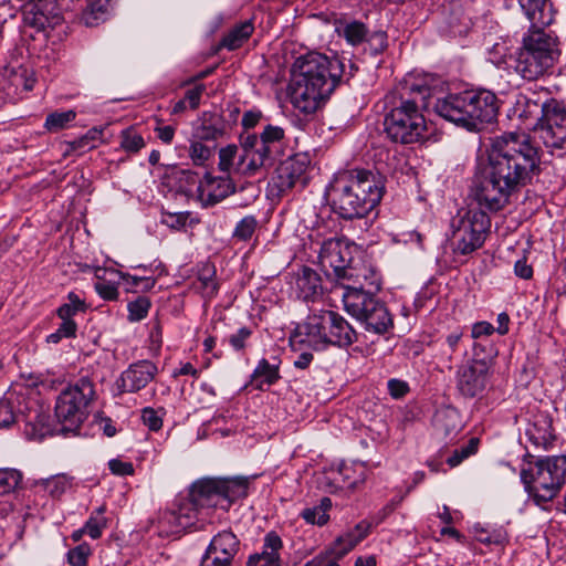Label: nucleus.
Wrapping results in <instances>:
<instances>
[{
    "label": "nucleus",
    "mask_w": 566,
    "mask_h": 566,
    "mask_svg": "<svg viewBox=\"0 0 566 566\" xmlns=\"http://www.w3.org/2000/svg\"><path fill=\"white\" fill-rule=\"evenodd\" d=\"M240 546L241 543L238 536L230 530H223L211 538L207 547L209 553L219 555L227 562L233 564L240 551Z\"/></svg>",
    "instance_id": "25"
},
{
    "label": "nucleus",
    "mask_w": 566,
    "mask_h": 566,
    "mask_svg": "<svg viewBox=\"0 0 566 566\" xmlns=\"http://www.w3.org/2000/svg\"><path fill=\"white\" fill-rule=\"evenodd\" d=\"M145 146L143 136L133 127L126 128L120 134V148L126 153H138Z\"/></svg>",
    "instance_id": "39"
},
{
    "label": "nucleus",
    "mask_w": 566,
    "mask_h": 566,
    "mask_svg": "<svg viewBox=\"0 0 566 566\" xmlns=\"http://www.w3.org/2000/svg\"><path fill=\"white\" fill-rule=\"evenodd\" d=\"M249 479L205 478L191 485L188 497L181 499L170 510L161 512L156 522L160 537L179 536L185 532L205 530V510L230 505L248 495Z\"/></svg>",
    "instance_id": "2"
},
{
    "label": "nucleus",
    "mask_w": 566,
    "mask_h": 566,
    "mask_svg": "<svg viewBox=\"0 0 566 566\" xmlns=\"http://www.w3.org/2000/svg\"><path fill=\"white\" fill-rule=\"evenodd\" d=\"M433 109L437 115L459 127L480 132L486 124L495 120L499 99L489 90H469L437 98Z\"/></svg>",
    "instance_id": "6"
},
{
    "label": "nucleus",
    "mask_w": 566,
    "mask_h": 566,
    "mask_svg": "<svg viewBox=\"0 0 566 566\" xmlns=\"http://www.w3.org/2000/svg\"><path fill=\"white\" fill-rule=\"evenodd\" d=\"M339 474L343 475V482L347 489H356L366 481L368 468L360 461L342 463Z\"/></svg>",
    "instance_id": "31"
},
{
    "label": "nucleus",
    "mask_w": 566,
    "mask_h": 566,
    "mask_svg": "<svg viewBox=\"0 0 566 566\" xmlns=\"http://www.w3.org/2000/svg\"><path fill=\"white\" fill-rule=\"evenodd\" d=\"M199 566H233V564L227 562L219 555L209 553L207 547L203 555L201 556Z\"/></svg>",
    "instance_id": "62"
},
{
    "label": "nucleus",
    "mask_w": 566,
    "mask_h": 566,
    "mask_svg": "<svg viewBox=\"0 0 566 566\" xmlns=\"http://www.w3.org/2000/svg\"><path fill=\"white\" fill-rule=\"evenodd\" d=\"M514 273L516 274V276H518L521 279L528 280V279H531L533 276V269L527 263L526 259L523 258V259H518L515 262V264H514Z\"/></svg>",
    "instance_id": "64"
},
{
    "label": "nucleus",
    "mask_w": 566,
    "mask_h": 566,
    "mask_svg": "<svg viewBox=\"0 0 566 566\" xmlns=\"http://www.w3.org/2000/svg\"><path fill=\"white\" fill-rule=\"evenodd\" d=\"M354 252H357L356 245L345 238H329L321 245L319 265L327 276H334L339 281L355 261Z\"/></svg>",
    "instance_id": "14"
},
{
    "label": "nucleus",
    "mask_w": 566,
    "mask_h": 566,
    "mask_svg": "<svg viewBox=\"0 0 566 566\" xmlns=\"http://www.w3.org/2000/svg\"><path fill=\"white\" fill-rule=\"evenodd\" d=\"M368 533L369 524L366 522H360L353 530L338 536L326 551L337 560H339L358 543H360L368 535Z\"/></svg>",
    "instance_id": "24"
},
{
    "label": "nucleus",
    "mask_w": 566,
    "mask_h": 566,
    "mask_svg": "<svg viewBox=\"0 0 566 566\" xmlns=\"http://www.w3.org/2000/svg\"><path fill=\"white\" fill-rule=\"evenodd\" d=\"M96 397L95 386L87 376L64 388L56 398L55 417L62 430L73 432L85 421L88 407Z\"/></svg>",
    "instance_id": "10"
},
{
    "label": "nucleus",
    "mask_w": 566,
    "mask_h": 566,
    "mask_svg": "<svg viewBox=\"0 0 566 566\" xmlns=\"http://www.w3.org/2000/svg\"><path fill=\"white\" fill-rule=\"evenodd\" d=\"M239 148L235 145H228L219 150L218 167L221 171L229 174L237 172V164L239 159Z\"/></svg>",
    "instance_id": "40"
},
{
    "label": "nucleus",
    "mask_w": 566,
    "mask_h": 566,
    "mask_svg": "<svg viewBox=\"0 0 566 566\" xmlns=\"http://www.w3.org/2000/svg\"><path fill=\"white\" fill-rule=\"evenodd\" d=\"M21 481V473L14 469H0V495L14 490Z\"/></svg>",
    "instance_id": "46"
},
{
    "label": "nucleus",
    "mask_w": 566,
    "mask_h": 566,
    "mask_svg": "<svg viewBox=\"0 0 566 566\" xmlns=\"http://www.w3.org/2000/svg\"><path fill=\"white\" fill-rule=\"evenodd\" d=\"M96 293L105 301H115L118 297L117 286L108 281H97L94 284Z\"/></svg>",
    "instance_id": "54"
},
{
    "label": "nucleus",
    "mask_w": 566,
    "mask_h": 566,
    "mask_svg": "<svg viewBox=\"0 0 566 566\" xmlns=\"http://www.w3.org/2000/svg\"><path fill=\"white\" fill-rule=\"evenodd\" d=\"M310 164L307 156L302 154H297L281 163L270 182L271 193L283 196L297 185L304 187L307 182L306 172Z\"/></svg>",
    "instance_id": "16"
},
{
    "label": "nucleus",
    "mask_w": 566,
    "mask_h": 566,
    "mask_svg": "<svg viewBox=\"0 0 566 566\" xmlns=\"http://www.w3.org/2000/svg\"><path fill=\"white\" fill-rule=\"evenodd\" d=\"M86 3L81 18L86 27L98 25L107 19L109 0H86Z\"/></svg>",
    "instance_id": "32"
},
{
    "label": "nucleus",
    "mask_w": 566,
    "mask_h": 566,
    "mask_svg": "<svg viewBox=\"0 0 566 566\" xmlns=\"http://www.w3.org/2000/svg\"><path fill=\"white\" fill-rule=\"evenodd\" d=\"M365 42L368 44L370 52L374 55H377L384 52L387 48V34L384 31H376L373 33L368 32V36Z\"/></svg>",
    "instance_id": "52"
},
{
    "label": "nucleus",
    "mask_w": 566,
    "mask_h": 566,
    "mask_svg": "<svg viewBox=\"0 0 566 566\" xmlns=\"http://www.w3.org/2000/svg\"><path fill=\"white\" fill-rule=\"evenodd\" d=\"M542 116L535 134L551 150L566 149V106L563 102L548 98L541 105Z\"/></svg>",
    "instance_id": "12"
},
{
    "label": "nucleus",
    "mask_w": 566,
    "mask_h": 566,
    "mask_svg": "<svg viewBox=\"0 0 566 566\" xmlns=\"http://www.w3.org/2000/svg\"><path fill=\"white\" fill-rule=\"evenodd\" d=\"M92 548L87 543H82L67 553V562L71 566H87V559Z\"/></svg>",
    "instance_id": "48"
},
{
    "label": "nucleus",
    "mask_w": 566,
    "mask_h": 566,
    "mask_svg": "<svg viewBox=\"0 0 566 566\" xmlns=\"http://www.w3.org/2000/svg\"><path fill=\"white\" fill-rule=\"evenodd\" d=\"M235 191V187L229 177H214L206 174L197 187L200 202L205 207L214 206Z\"/></svg>",
    "instance_id": "21"
},
{
    "label": "nucleus",
    "mask_w": 566,
    "mask_h": 566,
    "mask_svg": "<svg viewBox=\"0 0 566 566\" xmlns=\"http://www.w3.org/2000/svg\"><path fill=\"white\" fill-rule=\"evenodd\" d=\"M252 329L243 326L239 328L234 334L229 336V344L235 352H241L247 346V340L251 337Z\"/></svg>",
    "instance_id": "53"
},
{
    "label": "nucleus",
    "mask_w": 566,
    "mask_h": 566,
    "mask_svg": "<svg viewBox=\"0 0 566 566\" xmlns=\"http://www.w3.org/2000/svg\"><path fill=\"white\" fill-rule=\"evenodd\" d=\"M158 374L157 366L147 359L130 364L116 379L115 387L119 394H135L146 388Z\"/></svg>",
    "instance_id": "18"
},
{
    "label": "nucleus",
    "mask_w": 566,
    "mask_h": 566,
    "mask_svg": "<svg viewBox=\"0 0 566 566\" xmlns=\"http://www.w3.org/2000/svg\"><path fill=\"white\" fill-rule=\"evenodd\" d=\"M339 281L347 282L343 283L344 291L360 286L363 291L378 292L381 287V277L378 271L360 260H355Z\"/></svg>",
    "instance_id": "20"
},
{
    "label": "nucleus",
    "mask_w": 566,
    "mask_h": 566,
    "mask_svg": "<svg viewBox=\"0 0 566 566\" xmlns=\"http://www.w3.org/2000/svg\"><path fill=\"white\" fill-rule=\"evenodd\" d=\"M254 25L248 20L234 25L222 39V45L228 50H237L248 41L253 33Z\"/></svg>",
    "instance_id": "33"
},
{
    "label": "nucleus",
    "mask_w": 566,
    "mask_h": 566,
    "mask_svg": "<svg viewBox=\"0 0 566 566\" xmlns=\"http://www.w3.org/2000/svg\"><path fill=\"white\" fill-rule=\"evenodd\" d=\"M377 292L349 287L343 291L342 300L345 311L364 324L366 331L384 334L392 326L391 315L379 298Z\"/></svg>",
    "instance_id": "11"
},
{
    "label": "nucleus",
    "mask_w": 566,
    "mask_h": 566,
    "mask_svg": "<svg viewBox=\"0 0 566 566\" xmlns=\"http://www.w3.org/2000/svg\"><path fill=\"white\" fill-rule=\"evenodd\" d=\"M72 478L66 474H57L44 480L43 484L45 490L53 497L61 496L72 485Z\"/></svg>",
    "instance_id": "43"
},
{
    "label": "nucleus",
    "mask_w": 566,
    "mask_h": 566,
    "mask_svg": "<svg viewBox=\"0 0 566 566\" xmlns=\"http://www.w3.org/2000/svg\"><path fill=\"white\" fill-rule=\"evenodd\" d=\"M385 179L366 169L338 172L329 185L332 208L343 219L366 217L381 200Z\"/></svg>",
    "instance_id": "5"
},
{
    "label": "nucleus",
    "mask_w": 566,
    "mask_h": 566,
    "mask_svg": "<svg viewBox=\"0 0 566 566\" xmlns=\"http://www.w3.org/2000/svg\"><path fill=\"white\" fill-rule=\"evenodd\" d=\"M76 118V112L73 109L63 111V112H53L50 113L44 122V128L50 133H57L62 129H65L70 126L72 122Z\"/></svg>",
    "instance_id": "35"
},
{
    "label": "nucleus",
    "mask_w": 566,
    "mask_h": 566,
    "mask_svg": "<svg viewBox=\"0 0 566 566\" xmlns=\"http://www.w3.org/2000/svg\"><path fill=\"white\" fill-rule=\"evenodd\" d=\"M387 388H388L389 395L394 399H400L409 392L408 382L405 380H401V379H397V378L389 379L387 382Z\"/></svg>",
    "instance_id": "57"
},
{
    "label": "nucleus",
    "mask_w": 566,
    "mask_h": 566,
    "mask_svg": "<svg viewBox=\"0 0 566 566\" xmlns=\"http://www.w3.org/2000/svg\"><path fill=\"white\" fill-rule=\"evenodd\" d=\"M77 325L74 321L61 322L59 328L46 336L49 344H59L63 338H73L76 336Z\"/></svg>",
    "instance_id": "45"
},
{
    "label": "nucleus",
    "mask_w": 566,
    "mask_h": 566,
    "mask_svg": "<svg viewBox=\"0 0 566 566\" xmlns=\"http://www.w3.org/2000/svg\"><path fill=\"white\" fill-rule=\"evenodd\" d=\"M356 340V332L337 312L321 310L312 312L298 323L290 337L293 350L303 346L323 350L328 346L347 347Z\"/></svg>",
    "instance_id": "7"
},
{
    "label": "nucleus",
    "mask_w": 566,
    "mask_h": 566,
    "mask_svg": "<svg viewBox=\"0 0 566 566\" xmlns=\"http://www.w3.org/2000/svg\"><path fill=\"white\" fill-rule=\"evenodd\" d=\"M494 326L485 321L478 322L472 326L471 335L473 338L490 336L494 333Z\"/></svg>",
    "instance_id": "63"
},
{
    "label": "nucleus",
    "mask_w": 566,
    "mask_h": 566,
    "mask_svg": "<svg viewBox=\"0 0 566 566\" xmlns=\"http://www.w3.org/2000/svg\"><path fill=\"white\" fill-rule=\"evenodd\" d=\"M15 403H21L19 395L15 392H10L0 399V429L9 428L11 424L22 420L25 422L24 433L29 439H43L50 431L49 427L44 423L45 417L41 416L36 409L32 416L31 408L27 405L24 409L18 408L15 410Z\"/></svg>",
    "instance_id": "13"
},
{
    "label": "nucleus",
    "mask_w": 566,
    "mask_h": 566,
    "mask_svg": "<svg viewBox=\"0 0 566 566\" xmlns=\"http://www.w3.org/2000/svg\"><path fill=\"white\" fill-rule=\"evenodd\" d=\"M142 419L145 426H147L150 430L157 431L163 426V419L159 416L158 411L146 407L142 411Z\"/></svg>",
    "instance_id": "55"
},
{
    "label": "nucleus",
    "mask_w": 566,
    "mask_h": 566,
    "mask_svg": "<svg viewBox=\"0 0 566 566\" xmlns=\"http://www.w3.org/2000/svg\"><path fill=\"white\" fill-rule=\"evenodd\" d=\"M319 275L311 268H303L295 279V294L305 302L315 301L322 294Z\"/></svg>",
    "instance_id": "26"
},
{
    "label": "nucleus",
    "mask_w": 566,
    "mask_h": 566,
    "mask_svg": "<svg viewBox=\"0 0 566 566\" xmlns=\"http://www.w3.org/2000/svg\"><path fill=\"white\" fill-rule=\"evenodd\" d=\"M283 548L281 537L275 532L264 536L262 551L249 556L248 566H281L280 552Z\"/></svg>",
    "instance_id": "23"
},
{
    "label": "nucleus",
    "mask_w": 566,
    "mask_h": 566,
    "mask_svg": "<svg viewBox=\"0 0 566 566\" xmlns=\"http://www.w3.org/2000/svg\"><path fill=\"white\" fill-rule=\"evenodd\" d=\"M188 153L191 161L196 166H203L211 156V149L203 145L199 139L190 142Z\"/></svg>",
    "instance_id": "47"
},
{
    "label": "nucleus",
    "mask_w": 566,
    "mask_h": 566,
    "mask_svg": "<svg viewBox=\"0 0 566 566\" xmlns=\"http://www.w3.org/2000/svg\"><path fill=\"white\" fill-rule=\"evenodd\" d=\"M304 566H339V564L333 555L325 551L306 562Z\"/></svg>",
    "instance_id": "60"
},
{
    "label": "nucleus",
    "mask_w": 566,
    "mask_h": 566,
    "mask_svg": "<svg viewBox=\"0 0 566 566\" xmlns=\"http://www.w3.org/2000/svg\"><path fill=\"white\" fill-rule=\"evenodd\" d=\"M109 471L118 476H126L134 474V465L132 462L123 461L120 459H112L108 461Z\"/></svg>",
    "instance_id": "56"
},
{
    "label": "nucleus",
    "mask_w": 566,
    "mask_h": 566,
    "mask_svg": "<svg viewBox=\"0 0 566 566\" xmlns=\"http://www.w3.org/2000/svg\"><path fill=\"white\" fill-rule=\"evenodd\" d=\"M279 379V364H271L265 358L259 360L251 375V382L259 390H263L264 387L274 385Z\"/></svg>",
    "instance_id": "29"
},
{
    "label": "nucleus",
    "mask_w": 566,
    "mask_h": 566,
    "mask_svg": "<svg viewBox=\"0 0 566 566\" xmlns=\"http://www.w3.org/2000/svg\"><path fill=\"white\" fill-rule=\"evenodd\" d=\"M241 153L237 164V174L254 176L263 167L272 165L276 155L264 145L256 134L241 137Z\"/></svg>",
    "instance_id": "15"
},
{
    "label": "nucleus",
    "mask_w": 566,
    "mask_h": 566,
    "mask_svg": "<svg viewBox=\"0 0 566 566\" xmlns=\"http://www.w3.org/2000/svg\"><path fill=\"white\" fill-rule=\"evenodd\" d=\"M429 97V86L413 77L405 78L386 96L384 130L391 142L407 145L423 139L427 124L421 108L430 105Z\"/></svg>",
    "instance_id": "4"
},
{
    "label": "nucleus",
    "mask_w": 566,
    "mask_h": 566,
    "mask_svg": "<svg viewBox=\"0 0 566 566\" xmlns=\"http://www.w3.org/2000/svg\"><path fill=\"white\" fill-rule=\"evenodd\" d=\"M105 507L99 506L94 510L85 522L84 531L92 539H97L102 536L103 530L107 527V518L104 516Z\"/></svg>",
    "instance_id": "37"
},
{
    "label": "nucleus",
    "mask_w": 566,
    "mask_h": 566,
    "mask_svg": "<svg viewBox=\"0 0 566 566\" xmlns=\"http://www.w3.org/2000/svg\"><path fill=\"white\" fill-rule=\"evenodd\" d=\"M119 276L129 287H140L143 291H148L155 285V280L147 275L138 276L129 273H119Z\"/></svg>",
    "instance_id": "50"
},
{
    "label": "nucleus",
    "mask_w": 566,
    "mask_h": 566,
    "mask_svg": "<svg viewBox=\"0 0 566 566\" xmlns=\"http://www.w3.org/2000/svg\"><path fill=\"white\" fill-rule=\"evenodd\" d=\"M474 537L482 544H496L502 545L506 542V533L502 528L489 530L480 524L473 526Z\"/></svg>",
    "instance_id": "38"
},
{
    "label": "nucleus",
    "mask_w": 566,
    "mask_h": 566,
    "mask_svg": "<svg viewBox=\"0 0 566 566\" xmlns=\"http://www.w3.org/2000/svg\"><path fill=\"white\" fill-rule=\"evenodd\" d=\"M205 91H206V85L198 84L185 93L184 99H186L190 109H197L199 107L201 96Z\"/></svg>",
    "instance_id": "58"
},
{
    "label": "nucleus",
    "mask_w": 566,
    "mask_h": 566,
    "mask_svg": "<svg viewBox=\"0 0 566 566\" xmlns=\"http://www.w3.org/2000/svg\"><path fill=\"white\" fill-rule=\"evenodd\" d=\"M103 129L98 127H93L86 132L82 137L69 142L67 143V151H73L77 154H84L91 149L97 147V145L102 142Z\"/></svg>",
    "instance_id": "34"
},
{
    "label": "nucleus",
    "mask_w": 566,
    "mask_h": 566,
    "mask_svg": "<svg viewBox=\"0 0 566 566\" xmlns=\"http://www.w3.org/2000/svg\"><path fill=\"white\" fill-rule=\"evenodd\" d=\"M344 63L337 56L310 52L300 56L289 85V97L294 108L305 115L315 113L339 84Z\"/></svg>",
    "instance_id": "3"
},
{
    "label": "nucleus",
    "mask_w": 566,
    "mask_h": 566,
    "mask_svg": "<svg viewBox=\"0 0 566 566\" xmlns=\"http://www.w3.org/2000/svg\"><path fill=\"white\" fill-rule=\"evenodd\" d=\"M190 218V212H163L160 222L166 227L180 231L182 230Z\"/></svg>",
    "instance_id": "49"
},
{
    "label": "nucleus",
    "mask_w": 566,
    "mask_h": 566,
    "mask_svg": "<svg viewBox=\"0 0 566 566\" xmlns=\"http://www.w3.org/2000/svg\"><path fill=\"white\" fill-rule=\"evenodd\" d=\"M521 480L536 504L551 502L566 483V455L537 459L522 470Z\"/></svg>",
    "instance_id": "9"
},
{
    "label": "nucleus",
    "mask_w": 566,
    "mask_h": 566,
    "mask_svg": "<svg viewBox=\"0 0 566 566\" xmlns=\"http://www.w3.org/2000/svg\"><path fill=\"white\" fill-rule=\"evenodd\" d=\"M263 118V114L260 109L253 108L244 112L241 124L245 129L254 128L260 120Z\"/></svg>",
    "instance_id": "61"
},
{
    "label": "nucleus",
    "mask_w": 566,
    "mask_h": 566,
    "mask_svg": "<svg viewBox=\"0 0 566 566\" xmlns=\"http://www.w3.org/2000/svg\"><path fill=\"white\" fill-rule=\"evenodd\" d=\"M526 434L535 447L544 449H547L555 439L552 421L547 417L535 420L527 429Z\"/></svg>",
    "instance_id": "30"
},
{
    "label": "nucleus",
    "mask_w": 566,
    "mask_h": 566,
    "mask_svg": "<svg viewBox=\"0 0 566 566\" xmlns=\"http://www.w3.org/2000/svg\"><path fill=\"white\" fill-rule=\"evenodd\" d=\"M559 55L557 38L544 28L530 29L523 38L515 71L525 80L533 81L544 75Z\"/></svg>",
    "instance_id": "8"
},
{
    "label": "nucleus",
    "mask_w": 566,
    "mask_h": 566,
    "mask_svg": "<svg viewBox=\"0 0 566 566\" xmlns=\"http://www.w3.org/2000/svg\"><path fill=\"white\" fill-rule=\"evenodd\" d=\"M226 133V125L219 115L205 113L201 123L195 128L193 137L201 142H214Z\"/></svg>",
    "instance_id": "28"
},
{
    "label": "nucleus",
    "mask_w": 566,
    "mask_h": 566,
    "mask_svg": "<svg viewBox=\"0 0 566 566\" xmlns=\"http://www.w3.org/2000/svg\"><path fill=\"white\" fill-rule=\"evenodd\" d=\"M213 272L210 273V271H206L199 276V281L201 283V289L206 296L212 297L217 291H218V284L214 282Z\"/></svg>",
    "instance_id": "59"
},
{
    "label": "nucleus",
    "mask_w": 566,
    "mask_h": 566,
    "mask_svg": "<svg viewBox=\"0 0 566 566\" xmlns=\"http://www.w3.org/2000/svg\"><path fill=\"white\" fill-rule=\"evenodd\" d=\"M258 228V220L254 216H245L235 226L232 238L238 241H249Z\"/></svg>",
    "instance_id": "41"
},
{
    "label": "nucleus",
    "mask_w": 566,
    "mask_h": 566,
    "mask_svg": "<svg viewBox=\"0 0 566 566\" xmlns=\"http://www.w3.org/2000/svg\"><path fill=\"white\" fill-rule=\"evenodd\" d=\"M150 301L146 296H138L135 301L127 304L128 319L130 322H139L144 319L150 308Z\"/></svg>",
    "instance_id": "44"
},
{
    "label": "nucleus",
    "mask_w": 566,
    "mask_h": 566,
    "mask_svg": "<svg viewBox=\"0 0 566 566\" xmlns=\"http://www.w3.org/2000/svg\"><path fill=\"white\" fill-rule=\"evenodd\" d=\"M258 137L274 155H277L282 148L285 132L280 126L266 125Z\"/></svg>",
    "instance_id": "36"
},
{
    "label": "nucleus",
    "mask_w": 566,
    "mask_h": 566,
    "mask_svg": "<svg viewBox=\"0 0 566 566\" xmlns=\"http://www.w3.org/2000/svg\"><path fill=\"white\" fill-rule=\"evenodd\" d=\"M367 25L358 20L342 19L335 23V32L344 39L348 45L358 46L367 40Z\"/></svg>",
    "instance_id": "27"
},
{
    "label": "nucleus",
    "mask_w": 566,
    "mask_h": 566,
    "mask_svg": "<svg viewBox=\"0 0 566 566\" xmlns=\"http://www.w3.org/2000/svg\"><path fill=\"white\" fill-rule=\"evenodd\" d=\"M340 473V465L337 469H329L324 472L319 478V485L329 493H335L338 490H345L347 486L343 482V475Z\"/></svg>",
    "instance_id": "42"
},
{
    "label": "nucleus",
    "mask_w": 566,
    "mask_h": 566,
    "mask_svg": "<svg viewBox=\"0 0 566 566\" xmlns=\"http://www.w3.org/2000/svg\"><path fill=\"white\" fill-rule=\"evenodd\" d=\"M301 516L308 524H316L318 526L325 525L329 520L328 513H325L322 509H317L316 506L304 509Z\"/></svg>",
    "instance_id": "51"
},
{
    "label": "nucleus",
    "mask_w": 566,
    "mask_h": 566,
    "mask_svg": "<svg viewBox=\"0 0 566 566\" xmlns=\"http://www.w3.org/2000/svg\"><path fill=\"white\" fill-rule=\"evenodd\" d=\"M490 375V368L486 363L474 360L459 370L458 389L465 397H476L485 390Z\"/></svg>",
    "instance_id": "19"
},
{
    "label": "nucleus",
    "mask_w": 566,
    "mask_h": 566,
    "mask_svg": "<svg viewBox=\"0 0 566 566\" xmlns=\"http://www.w3.org/2000/svg\"><path fill=\"white\" fill-rule=\"evenodd\" d=\"M538 149L526 135L509 133L492 138L486 158H479L472 184V196L480 209L459 213L452 220L454 253L470 254L480 249L491 220L485 210L499 211L513 193L532 182L539 174Z\"/></svg>",
    "instance_id": "1"
},
{
    "label": "nucleus",
    "mask_w": 566,
    "mask_h": 566,
    "mask_svg": "<svg viewBox=\"0 0 566 566\" xmlns=\"http://www.w3.org/2000/svg\"><path fill=\"white\" fill-rule=\"evenodd\" d=\"M518 4L531 23V29L545 28L553 23L555 11L549 0H518Z\"/></svg>",
    "instance_id": "22"
},
{
    "label": "nucleus",
    "mask_w": 566,
    "mask_h": 566,
    "mask_svg": "<svg viewBox=\"0 0 566 566\" xmlns=\"http://www.w3.org/2000/svg\"><path fill=\"white\" fill-rule=\"evenodd\" d=\"M22 18L24 25L35 31L54 28L63 21L56 0H28L22 7Z\"/></svg>",
    "instance_id": "17"
}]
</instances>
